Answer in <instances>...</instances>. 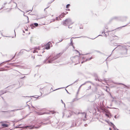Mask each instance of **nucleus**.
<instances>
[{
    "label": "nucleus",
    "mask_w": 130,
    "mask_h": 130,
    "mask_svg": "<svg viewBox=\"0 0 130 130\" xmlns=\"http://www.w3.org/2000/svg\"><path fill=\"white\" fill-rule=\"evenodd\" d=\"M74 22L72 21L71 19H66L63 22V25L64 26H67L72 24Z\"/></svg>",
    "instance_id": "obj_1"
},
{
    "label": "nucleus",
    "mask_w": 130,
    "mask_h": 130,
    "mask_svg": "<svg viewBox=\"0 0 130 130\" xmlns=\"http://www.w3.org/2000/svg\"><path fill=\"white\" fill-rule=\"evenodd\" d=\"M60 54H59L56 55L55 57H54L53 58H52V59H51V60H49L47 63H52L53 61L55 59H57V58L59 57L60 56Z\"/></svg>",
    "instance_id": "obj_2"
},
{
    "label": "nucleus",
    "mask_w": 130,
    "mask_h": 130,
    "mask_svg": "<svg viewBox=\"0 0 130 130\" xmlns=\"http://www.w3.org/2000/svg\"><path fill=\"white\" fill-rule=\"evenodd\" d=\"M43 45H42V47H35V48H34V50L33 51V52L34 53H35L36 52H38L37 51V50H39L40 49H41V48L42 47V46H43Z\"/></svg>",
    "instance_id": "obj_3"
},
{
    "label": "nucleus",
    "mask_w": 130,
    "mask_h": 130,
    "mask_svg": "<svg viewBox=\"0 0 130 130\" xmlns=\"http://www.w3.org/2000/svg\"><path fill=\"white\" fill-rule=\"evenodd\" d=\"M50 42H48L45 45V44L44 45L45 46V48L47 50L49 49L50 48Z\"/></svg>",
    "instance_id": "obj_4"
},
{
    "label": "nucleus",
    "mask_w": 130,
    "mask_h": 130,
    "mask_svg": "<svg viewBox=\"0 0 130 130\" xmlns=\"http://www.w3.org/2000/svg\"><path fill=\"white\" fill-rule=\"evenodd\" d=\"M65 15H64V13H62L60 15L59 18H58V17H56V20H60V18H62V17H63Z\"/></svg>",
    "instance_id": "obj_5"
},
{
    "label": "nucleus",
    "mask_w": 130,
    "mask_h": 130,
    "mask_svg": "<svg viewBox=\"0 0 130 130\" xmlns=\"http://www.w3.org/2000/svg\"><path fill=\"white\" fill-rule=\"evenodd\" d=\"M27 127H28V128L29 129H32L34 128V127H31V126H23V127H19V128H26Z\"/></svg>",
    "instance_id": "obj_6"
},
{
    "label": "nucleus",
    "mask_w": 130,
    "mask_h": 130,
    "mask_svg": "<svg viewBox=\"0 0 130 130\" xmlns=\"http://www.w3.org/2000/svg\"><path fill=\"white\" fill-rule=\"evenodd\" d=\"M108 124H109L111 126L113 127V128H114V130H119L118 129H116L115 128V127H114L115 126L113 125V124L112 123L110 122L109 123H108Z\"/></svg>",
    "instance_id": "obj_7"
},
{
    "label": "nucleus",
    "mask_w": 130,
    "mask_h": 130,
    "mask_svg": "<svg viewBox=\"0 0 130 130\" xmlns=\"http://www.w3.org/2000/svg\"><path fill=\"white\" fill-rule=\"evenodd\" d=\"M2 126H3V127H8V125L7 124H2Z\"/></svg>",
    "instance_id": "obj_8"
},
{
    "label": "nucleus",
    "mask_w": 130,
    "mask_h": 130,
    "mask_svg": "<svg viewBox=\"0 0 130 130\" xmlns=\"http://www.w3.org/2000/svg\"><path fill=\"white\" fill-rule=\"evenodd\" d=\"M39 113V114H38L39 115H43V114H47V113H46V112H44V113L39 112V113Z\"/></svg>",
    "instance_id": "obj_9"
},
{
    "label": "nucleus",
    "mask_w": 130,
    "mask_h": 130,
    "mask_svg": "<svg viewBox=\"0 0 130 130\" xmlns=\"http://www.w3.org/2000/svg\"><path fill=\"white\" fill-rule=\"evenodd\" d=\"M117 84H122V85H124V86L128 88V87L126 85H125L124 84H122V83H117Z\"/></svg>",
    "instance_id": "obj_10"
},
{
    "label": "nucleus",
    "mask_w": 130,
    "mask_h": 130,
    "mask_svg": "<svg viewBox=\"0 0 130 130\" xmlns=\"http://www.w3.org/2000/svg\"><path fill=\"white\" fill-rule=\"evenodd\" d=\"M34 25L36 26H37L38 25V24L37 23H35L34 24Z\"/></svg>",
    "instance_id": "obj_11"
},
{
    "label": "nucleus",
    "mask_w": 130,
    "mask_h": 130,
    "mask_svg": "<svg viewBox=\"0 0 130 130\" xmlns=\"http://www.w3.org/2000/svg\"><path fill=\"white\" fill-rule=\"evenodd\" d=\"M71 39H71V45H72L73 48L74 49V46L73 45V43H72V41L71 40Z\"/></svg>",
    "instance_id": "obj_12"
},
{
    "label": "nucleus",
    "mask_w": 130,
    "mask_h": 130,
    "mask_svg": "<svg viewBox=\"0 0 130 130\" xmlns=\"http://www.w3.org/2000/svg\"><path fill=\"white\" fill-rule=\"evenodd\" d=\"M61 101L62 103L64 104V107H65V103L63 102L62 100H61Z\"/></svg>",
    "instance_id": "obj_13"
},
{
    "label": "nucleus",
    "mask_w": 130,
    "mask_h": 130,
    "mask_svg": "<svg viewBox=\"0 0 130 130\" xmlns=\"http://www.w3.org/2000/svg\"><path fill=\"white\" fill-rule=\"evenodd\" d=\"M83 114L84 115L85 118H86V113H83Z\"/></svg>",
    "instance_id": "obj_14"
},
{
    "label": "nucleus",
    "mask_w": 130,
    "mask_h": 130,
    "mask_svg": "<svg viewBox=\"0 0 130 130\" xmlns=\"http://www.w3.org/2000/svg\"><path fill=\"white\" fill-rule=\"evenodd\" d=\"M70 6V5L69 4H68L67 5H66V8H68L69 7V6Z\"/></svg>",
    "instance_id": "obj_15"
},
{
    "label": "nucleus",
    "mask_w": 130,
    "mask_h": 130,
    "mask_svg": "<svg viewBox=\"0 0 130 130\" xmlns=\"http://www.w3.org/2000/svg\"><path fill=\"white\" fill-rule=\"evenodd\" d=\"M30 26L31 27V28L32 29H33V27H34V25L33 24H32V25H31Z\"/></svg>",
    "instance_id": "obj_16"
},
{
    "label": "nucleus",
    "mask_w": 130,
    "mask_h": 130,
    "mask_svg": "<svg viewBox=\"0 0 130 130\" xmlns=\"http://www.w3.org/2000/svg\"><path fill=\"white\" fill-rule=\"evenodd\" d=\"M52 20V21H50V23L52 22H53L54 21H55V19H53L52 20Z\"/></svg>",
    "instance_id": "obj_17"
},
{
    "label": "nucleus",
    "mask_w": 130,
    "mask_h": 130,
    "mask_svg": "<svg viewBox=\"0 0 130 130\" xmlns=\"http://www.w3.org/2000/svg\"><path fill=\"white\" fill-rule=\"evenodd\" d=\"M92 58L91 57L89 59H86V60H87H87H90Z\"/></svg>",
    "instance_id": "obj_18"
},
{
    "label": "nucleus",
    "mask_w": 130,
    "mask_h": 130,
    "mask_svg": "<svg viewBox=\"0 0 130 130\" xmlns=\"http://www.w3.org/2000/svg\"><path fill=\"white\" fill-rule=\"evenodd\" d=\"M75 51L76 52V53H79V52L77 50H75Z\"/></svg>",
    "instance_id": "obj_19"
},
{
    "label": "nucleus",
    "mask_w": 130,
    "mask_h": 130,
    "mask_svg": "<svg viewBox=\"0 0 130 130\" xmlns=\"http://www.w3.org/2000/svg\"><path fill=\"white\" fill-rule=\"evenodd\" d=\"M106 116H107L108 117H109V115L107 114H106Z\"/></svg>",
    "instance_id": "obj_20"
},
{
    "label": "nucleus",
    "mask_w": 130,
    "mask_h": 130,
    "mask_svg": "<svg viewBox=\"0 0 130 130\" xmlns=\"http://www.w3.org/2000/svg\"><path fill=\"white\" fill-rule=\"evenodd\" d=\"M7 61H6L5 62H2V63H1V64H0V65L1 64H3V63H5V62H7Z\"/></svg>",
    "instance_id": "obj_21"
},
{
    "label": "nucleus",
    "mask_w": 130,
    "mask_h": 130,
    "mask_svg": "<svg viewBox=\"0 0 130 130\" xmlns=\"http://www.w3.org/2000/svg\"><path fill=\"white\" fill-rule=\"evenodd\" d=\"M68 13V12H65V13H64V15H66V14H67Z\"/></svg>",
    "instance_id": "obj_22"
},
{
    "label": "nucleus",
    "mask_w": 130,
    "mask_h": 130,
    "mask_svg": "<svg viewBox=\"0 0 130 130\" xmlns=\"http://www.w3.org/2000/svg\"><path fill=\"white\" fill-rule=\"evenodd\" d=\"M18 110V109H17V110H11V111H15V110Z\"/></svg>",
    "instance_id": "obj_23"
},
{
    "label": "nucleus",
    "mask_w": 130,
    "mask_h": 130,
    "mask_svg": "<svg viewBox=\"0 0 130 130\" xmlns=\"http://www.w3.org/2000/svg\"><path fill=\"white\" fill-rule=\"evenodd\" d=\"M87 124H85L84 125V126H87Z\"/></svg>",
    "instance_id": "obj_24"
},
{
    "label": "nucleus",
    "mask_w": 130,
    "mask_h": 130,
    "mask_svg": "<svg viewBox=\"0 0 130 130\" xmlns=\"http://www.w3.org/2000/svg\"><path fill=\"white\" fill-rule=\"evenodd\" d=\"M85 84H86V83H84V84H82V85H81V86H83V85H85Z\"/></svg>",
    "instance_id": "obj_25"
},
{
    "label": "nucleus",
    "mask_w": 130,
    "mask_h": 130,
    "mask_svg": "<svg viewBox=\"0 0 130 130\" xmlns=\"http://www.w3.org/2000/svg\"><path fill=\"white\" fill-rule=\"evenodd\" d=\"M85 84H86V83H84V84H82V85H81V86H83V85H85Z\"/></svg>",
    "instance_id": "obj_26"
},
{
    "label": "nucleus",
    "mask_w": 130,
    "mask_h": 130,
    "mask_svg": "<svg viewBox=\"0 0 130 130\" xmlns=\"http://www.w3.org/2000/svg\"><path fill=\"white\" fill-rule=\"evenodd\" d=\"M68 28H71V27H70V25H68Z\"/></svg>",
    "instance_id": "obj_27"
},
{
    "label": "nucleus",
    "mask_w": 130,
    "mask_h": 130,
    "mask_svg": "<svg viewBox=\"0 0 130 130\" xmlns=\"http://www.w3.org/2000/svg\"><path fill=\"white\" fill-rule=\"evenodd\" d=\"M116 116H114V118H116Z\"/></svg>",
    "instance_id": "obj_28"
},
{
    "label": "nucleus",
    "mask_w": 130,
    "mask_h": 130,
    "mask_svg": "<svg viewBox=\"0 0 130 130\" xmlns=\"http://www.w3.org/2000/svg\"><path fill=\"white\" fill-rule=\"evenodd\" d=\"M62 40H63V39H62L61 40V41H60L59 42H61V41H62Z\"/></svg>",
    "instance_id": "obj_29"
},
{
    "label": "nucleus",
    "mask_w": 130,
    "mask_h": 130,
    "mask_svg": "<svg viewBox=\"0 0 130 130\" xmlns=\"http://www.w3.org/2000/svg\"><path fill=\"white\" fill-rule=\"evenodd\" d=\"M15 127L16 128H19V127H18V126H16Z\"/></svg>",
    "instance_id": "obj_30"
},
{
    "label": "nucleus",
    "mask_w": 130,
    "mask_h": 130,
    "mask_svg": "<svg viewBox=\"0 0 130 130\" xmlns=\"http://www.w3.org/2000/svg\"><path fill=\"white\" fill-rule=\"evenodd\" d=\"M109 129L110 130H111V129L110 128H109Z\"/></svg>",
    "instance_id": "obj_31"
},
{
    "label": "nucleus",
    "mask_w": 130,
    "mask_h": 130,
    "mask_svg": "<svg viewBox=\"0 0 130 130\" xmlns=\"http://www.w3.org/2000/svg\"><path fill=\"white\" fill-rule=\"evenodd\" d=\"M39 127H35V128H38Z\"/></svg>",
    "instance_id": "obj_32"
},
{
    "label": "nucleus",
    "mask_w": 130,
    "mask_h": 130,
    "mask_svg": "<svg viewBox=\"0 0 130 130\" xmlns=\"http://www.w3.org/2000/svg\"><path fill=\"white\" fill-rule=\"evenodd\" d=\"M27 18L28 19V17L27 16Z\"/></svg>",
    "instance_id": "obj_33"
},
{
    "label": "nucleus",
    "mask_w": 130,
    "mask_h": 130,
    "mask_svg": "<svg viewBox=\"0 0 130 130\" xmlns=\"http://www.w3.org/2000/svg\"><path fill=\"white\" fill-rule=\"evenodd\" d=\"M30 11L29 10V11H27V12H28V11Z\"/></svg>",
    "instance_id": "obj_34"
},
{
    "label": "nucleus",
    "mask_w": 130,
    "mask_h": 130,
    "mask_svg": "<svg viewBox=\"0 0 130 130\" xmlns=\"http://www.w3.org/2000/svg\"><path fill=\"white\" fill-rule=\"evenodd\" d=\"M82 86H81V85L80 86V88Z\"/></svg>",
    "instance_id": "obj_35"
},
{
    "label": "nucleus",
    "mask_w": 130,
    "mask_h": 130,
    "mask_svg": "<svg viewBox=\"0 0 130 130\" xmlns=\"http://www.w3.org/2000/svg\"><path fill=\"white\" fill-rule=\"evenodd\" d=\"M14 31L15 32V30H14Z\"/></svg>",
    "instance_id": "obj_36"
},
{
    "label": "nucleus",
    "mask_w": 130,
    "mask_h": 130,
    "mask_svg": "<svg viewBox=\"0 0 130 130\" xmlns=\"http://www.w3.org/2000/svg\"><path fill=\"white\" fill-rule=\"evenodd\" d=\"M24 16H25V15H24Z\"/></svg>",
    "instance_id": "obj_37"
},
{
    "label": "nucleus",
    "mask_w": 130,
    "mask_h": 130,
    "mask_svg": "<svg viewBox=\"0 0 130 130\" xmlns=\"http://www.w3.org/2000/svg\"><path fill=\"white\" fill-rule=\"evenodd\" d=\"M83 63V62H82V63Z\"/></svg>",
    "instance_id": "obj_38"
},
{
    "label": "nucleus",
    "mask_w": 130,
    "mask_h": 130,
    "mask_svg": "<svg viewBox=\"0 0 130 130\" xmlns=\"http://www.w3.org/2000/svg\"><path fill=\"white\" fill-rule=\"evenodd\" d=\"M57 89H56V90H57Z\"/></svg>",
    "instance_id": "obj_39"
},
{
    "label": "nucleus",
    "mask_w": 130,
    "mask_h": 130,
    "mask_svg": "<svg viewBox=\"0 0 130 130\" xmlns=\"http://www.w3.org/2000/svg\"><path fill=\"white\" fill-rule=\"evenodd\" d=\"M21 130H22V129H21Z\"/></svg>",
    "instance_id": "obj_40"
}]
</instances>
